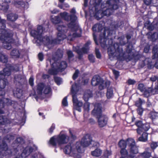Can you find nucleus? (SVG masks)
Wrapping results in <instances>:
<instances>
[{
  "label": "nucleus",
  "mask_w": 158,
  "mask_h": 158,
  "mask_svg": "<svg viewBox=\"0 0 158 158\" xmlns=\"http://www.w3.org/2000/svg\"><path fill=\"white\" fill-rule=\"evenodd\" d=\"M71 15H69L66 12L61 13L60 15L61 17L67 21H70L68 24L69 28L62 25H58L56 27L58 31L56 39L54 40L51 36H45L42 38V34L43 32V27L41 25L37 27V30H32L31 32V35L35 39L42 43L45 46L44 49L47 47L49 49L56 44H59L61 41L67 38L70 41L73 40L76 37L81 36L82 30L79 26L76 23L77 18L75 15L76 10L73 8L71 10Z\"/></svg>",
  "instance_id": "obj_1"
},
{
  "label": "nucleus",
  "mask_w": 158,
  "mask_h": 158,
  "mask_svg": "<svg viewBox=\"0 0 158 158\" xmlns=\"http://www.w3.org/2000/svg\"><path fill=\"white\" fill-rule=\"evenodd\" d=\"M14 138V136L10 135H8L4 138V140L0 144V158L12 156H14V158H25L32 152L33 149L31 147H25L24 141L21 137L17 138L12 144L10 149L8 148L4 141L10 142Z\"/></svg>",
  "instance_id": "obj_2"
},
{
  "label": "nucleus",
  "mask_w": 158,
  "mask_h": 158,
  "mask_svg": "<svg viewBox=\"0 0 158 158\" xmlns=\"http://www.w3.org/2000/svg\"><path fill=\"white\" fill-rule=\"evenodd\" d=\"M93 142L90 135H86L82 138L81 141L77 142L75 143H69L66 145L64 148V152L74 158H81V154L84 151L83 148L88 146Z\"/></svg>",
  "instance_id": "obj_3"
},
{
  "label": "nucleus",
  "mask_w": 158,
  "mask_h": 158,
  "mask_svg": "<svg viewBox=\"0 0 158 158\" xmlns=\"http://www.w3.org/2000/svg\"><path fill=\"white\" fill-rule=\"evenodd\" d=\"M6 22V20L1 19L0 17V40L2 43L4 48L9 50L12 47L11 43H13L17 46H19L20 42L18 39L14 40L12 39L13 34L11 31L5 29Z\"/></svg>",
  "instance_id": "obj_4"
},
{
  "label": "nucleus",
  "mask_w": 158,
  "mask_h": 158,
  "mask_svg": "<svg viewBox=\"0 0 158 158\" xmlns=\"http://www.w3.org/2000/svg\"><path fill=\"white\" fill-rule=\"evenodd\" d=\"M119 0H109L105 3L102 2L101 5L102 10L97 11L96 7L95 13L94 17L97 19L99 20L104 16H108L111 15L114 10L118 8V3Z\"/></svg>",
  "instance_id": "obj_5"
},
{
  "label": "nucleus",
  "mask_w": 158,
  "mask_h": 158,
  "mask_svg": "<svg viewBox=\"0 0 158 158\" xmlns=\"http://www.w3.org/2000/svg\"><path fill=\"white\" fill-rule=\"evenodd\" d=\"M69 132L70 137L64 131H62L60 132L58 135L54 136L50 139L49 141L50 144L54 146H56L57 144L60 145L67 143L69 140L70 138L71 140H75L76 137L73 131L69 129Z\"/></svg>",
  "instance_id": "obj_6"
},
{
  "label": "nucleus",
  "mask_w": 158,
  "mask_h": 158,
  "mask_svg": "<svg viewBox=\"0 0 158 158\" xmlns=\"http://www.w3.org/2000/svg\"><path fill=\"white\" fill-rule=\"evenodd\" d=\"M19 69L18 65H14L12 66L11 64H8L6 67L2 71H0V90L4 89L8 84V82L6 78L10 75L12 71L17 72Z\"/></svg>",
  "instance_id": "obj_7"
},
{
  "label": "nucleus",
  "mask_w": 158,
  "mask_h": 158,
  "mask_svg": "<svg viewBox=\"0 0 158 158\" xmlns=\"http://www.w3.org/2000/svg\"><path fill=\"white\" fill-rule=\"evenodd\" d=\"M49 62L52 69H49L48 73L52 75H56L59 71H62L67 66V64L65 61L61 62L60 63L56 61L55 59H48L47 63Z\"/></svg>",
  "instance_id": "obj_8"
},
{
  "label": "nucleus",
  "mask_w": 158,
  "mask_h": 158,
  "mask_svg": "<svg viewBox=\"0 0 158 158\" xmlns=\"http://www.w3.org/2000/svg\"><path fill=\"white\" fill-rule=\"evenodd\" d=\"M108 52L110 58L115 56L117 58L124 56L121 46L118 43H115L114 45H110L108 48Z\"/></svg>",
  "instance_id": "obj_9"
},
{
  "label": "nucleus",
  "mask_w": 158,
  "mask_h": 158,
  "mask_svg": "<svg viewBox=\"0 0 158 158\" xmlns=\"http://www.w3.org/2000/svg\"><path fill=\"white\" fill-rule=\"evenodd\" d=\"M79 89L78 85L75 83L74 85H72L71 92L72 94L74 109L81 112V107L82 106L83 103L82 101L78 100L76 95Z\"/></svg>",
  "instance_id": "obj_10"
},
{
  "label": "nucleus",
  "mask_w": 158,
  "mask_h": 158,
  "mask_svg": "<svg viewBox=\"0 0 158 158\" xmlns=\"http://www.w3.org/2000/svg\"><path fill=\"white\" fill-rule=\"evenodd\" d=\"M91 44V42L88 41L81 49H80L79 46L73 47V50L75 51L79 55L78 58L80 59H81L82 55L87 53L89 49V46Z\"/></svg>",
  "instance_id": "obj_11"
},
{
  "label": "nucleus",
  "mask_w": 158,
  "mask_h": 158,
  "mask_svg": "<svg viewBox=\"0 0 158 158\" xmlns=\"http://www.w3.org/2000/svg\"><path fill=\"white\" fill-rule=\"evenodd\" d=\"M127 143L128 147L127 149L129 154L135 155L138 152V149L135 144V142L134 139H127Z\"/></svg>",
  "instance_id": "obj_12"
},
{
  "label": "nucleus",
  "mask_w": 158,
  "mask_h": 158,
  "mask_svg": "<svg viewBox=\"0 0 158 158\" xmlns=\"http://www.w3.org/2000/svg\"><path fill=\"white\" fill-rule=\"evenodd\" d=\"M91 84L93 86H96L99 85V88L102 90L105 87L103 80L98 75L94 76L92 79Z\"/></svg>",
  "instance_id": "obj_13"
},
{
  "label": "nucleus",
  "mask_w": 158,
  "mask_h": 158,
  "mask_svg": "<svg viewBox=\"0 0 158 158\" xmlns=\"http://www.w3.org/2000/svg\"><path fill=\"white\" fill-rule=\"evenodd\" d=\"M51 91V89L49 85H45L42 83H40L37 85V92L39 94H41L42 93L45 94H48Z\"/></svg>",
  "instance_id": "obj_14"
},
{
  "label": "nucleus",
  "mask_w": 158,
  "mask_h": 158,
  "mask_svg": "<svg viewBox=\"0 0 158 158\" xmlns=\"http://www.w3.org/2000/svg\"><path fill=\"white\" fill-rule=\"evenodd\" d=\"M12 4L16 7L20 9L22 12L28 7V4L27 2H24L21 1H13Z\"/></svg>",
  "instance_id": "obj_15"
},
{
  "label": "nucleus",
  "mask_w": 158,
  "mask_h": 158,
  "mask_svg": "<svg viewBox=\"0 0 158 158\" xmlns=\"http://www.w3.org/2000/svg\"><path fill=\"white\" fill-rule=\"evenodd\" d=\"M109 31L106 29H104V32L103 34L100 35V41L101 46L104 48L106 46H107L106 44V41L108 40L107 39L108 36L110 35V33H108Z\"/></svg>",
  "instance_id": "obj_16"
},
{
  "label": "nucleus",
  "mask_w": 158,
  "mask_h": 158,
  "mask_svg": "<svg viewBox=\"0 0 158 158\" xmlns=\"http://www.w3.org/2000/svg\"><path fill=\"white\" fill-rule=\"evenodd\" d=\"M102 109L101 105L99 103H96L94 105V108L92 111V114L97 118L102 115Z\"/></svg>",
  "instance_id": "obj_17"
},
{
  "label": "nucleus",
  "mask_w": 158,
  "mask_h": 158,
  "mask_svg": "<svg viewBox=\"0 0 158 158\" xmlns=\"http://www.w3.org/2000/svg\"><path fill=\"white\" fill-rule=\"evenodd\" d=\"M17 103L14 101L11 100L8 98H0V108H3L5 104L7 106L12 105L14 106L15 104H16Z\"/></svg>",
  "instance_id": "obj_18"
},
{
  "label": "nucleus",
  "mask_w": 158,
  "mask_h": 158,
  "mask_svg": "<svg viewBox=\"0 0 158 158\" xmlns=\"http://www.w3.org/2000/svg\"><path fill=\"white\" fill-rule=\"evenodd\" d=\"M97 118H98V123L100 127H103L106 125L108 119L107 116L103 115Z\"/></svg>",
  "instance_id": "obj_19"
},
{
  "label": "nucleus",
  "mask_w": 158,
  "mask_h": 158,
  "mask_svg": "<svg viewBox=\"0 0 158 158\" xmlns=\"http://www.w3.org/2000/svg\"><path fill=\"white\" fill-rule=\"evenodd\" d=\"M0 2L2 3V4H0V10L3 11L5 12H6L9 8V5L7 3L11 2V0H0Z\"/></svg>",
  "instance_id": "obj_20"
},
{
  "label": "nucleus",
  "mask_w": 158,
  "mask_h": 158,
  "mask_svg": "<svg viewBox=\"0 0 158 158\" xmlns=\"http://www.w3.org/2000/svg\"><path fill=\"white\" fill-rule=\"evenodd\" d=\"M152 53V59H156L157 61L155 64V66L156 68L158 69V47L157 46H155L153 47Z\"/></svg>",
  "instance_id": "obj_21"
},
{
  "label": "nucleus",
  "mask_w": 158,
  "mask_h": 158,
  "mask_svg": "<svg viewBox=\"0 0 158 158\" xmlns=\"http://www.w3.org/2000/svg\"><path fill=\"white\" fill-rule=\"evenodd\" d=\"M21 51L17 48L13 49L11 51L10 55L13 58H18L20 57Z\"/></svg>",
  "instance_id": "obj_22"
},
{
  "label": "nucleus",
  "mask_w": 158,
  "mask_h": 158,
  "mask_svg": "<svg viewBox=\"0 0 158 158\" xmlns=\"http://www.w3.org/2000/svg\"><path fill=\"white\" fill-rule=\"evenodd\" d=\"M144 26L148 29L150 31H152L155 28H158L157 23L155 24L154 22V23H150L149 21L145 23Z\"/></svg>",
  "instance_id": "obj_23"
},
{
  "label": "nucleus",
  "mask_w": 158,
  "mask_h": 158,
  "mask_svg": "<svg viewBox=\"0 0 158 158\" xmlns=\"http://www.w3.org/2000/svg\"><path fill=\"white\" fill-rule=\"evenodd\" d=\"M13 94L15 97L20 98L23 95L22 90L19 88H17L13 91Z\"/></svg>",
  "instance_id": "obj_24"
},
{
  "label": "nucleus",
  "mask_w": 158,
  "mask_h": 158,
  "mask_svg": "<svg viewBox=\"0 0 158 158\" xmlns=\"http://www.w3.org/2000/svg\"><path fill=\"white\" fill-rule=\"evenodd\" d=\"M7 20H8L14 22L17 19L18 16L16 14L11 13L7 15Z\"/></svg>",
  "instance_id": "obj_25"
},
{
  "label": "nucleus",
  "mask_w": 158,
  "mask_h": 158,
  "mask_svg": "<svg viewBox=\"0 0 158 158\" xmlns=\"http://www.w3.org/2000/svg\"><path fill=\"white\" fill-rule=\"evenodd\" d=\"M11 122V121L8 119L6 117L2 116H0V124L5 125L10 123Z\"/></svg>",
  "instance_id": "obj_26"
},
{
  "label": "nucleus",
  "mask_w": 158,
  "mask_h": 158,
  "mask_svg": "<svg viewBox=\"0 0 158 158\" xmlns=\"http://www.w3.org/2000/svg\"><path fill=\"white\" fill-rule=\"evenodd\" d=\"M102 24L100 23H97L95 24L92 27V30L94 31H100L103 28V26Z\"/></svg>",
  "instance_id": "obj_27"
},
{
  "label": "nucleus",
  "mask_w": 158,
  "mask_h": 158,
  "mask_svg": "<svg viewBox=\"0 0 158 158\" xmlns=\"http://www.w3.org/2000/svg\"><path fill=\"white\" fill-rule=\"evenodd\" d=\"M114 95L113 91L111 87L108 88L107 89L106 96L108 99L112 98Z\"/></svg>",
  "instance_id": "obj_28"
},
{
  "label": "nucleus",
  "mask_w": 158,
  "mask_h": 158,
  "mask_svg": "<svg viewBox=\"0 0 158 158\" xmlns=\"http://www.w3.org/2000/svg\"><path fill=\"white\" fill-rule=\"evenodd\" d=\"M51 20L53 24H55L60 23L61 21V19L58 16L52 17Z\"/></svg>",
  "instance_id": "obj_29"
},
{
  "label": "nucleus",
  "mask_w": 158,
  "mask_h": 158,
  "mask_svg": "<svg viewBox=\"0 0 158 158\" xmlns=\"http://www.w3.org/2000/svg\"><path fill=\"white\" fill-rule=\"evenodd\" d=\"M148 38L151 39L152 41H154L156 40L158 37V34L157 33H154L152 34L151 33H149L148 34Z\"/></svg>",
  "instance_id": "obj_30"
},
{
  "label": "nucleus",
  "mask_w": 158,
  "mask_h": 158,
  "mask_svg": "<svg viewBox=\"0 0 158 158\" xmlns=\"http://www.w3.org/2000/svg\"><path fill=\"white\" fill-rule=\"evenodd\" d=\"M127 139L126 141L121 140L119 142L118 145L120 148H121V149L125 148L126 146L127 148L128 147V143H127Z\"/></svg>",
  "instance_id": "obj_31"
},
{
  "label": "nucleus",
  "mask_w": 158,
  "mask_h": 158,
  "mask_svg": "<svg viewBox=\"0 0 158 158\" xmlns=\"http://www.w3.org/2000/svg\"><path fill=\"white\" fill-rule=\"evenodd\" d=\"M102 151L100 149L97 148L94 151L91 152V155L94 156L98 157L100 156L102 153Z\"/></svg>",
  "instance_id": "obj_32"
},
{
  "label": "nucleus",
  "mask_w": 158,
  "mask_h": 158,
  "mask_svg": "<svg viewBox=\"0 0 158 158\" xmlns=\"http://www.w3.org/2000/svg\"><path fill=\"white\" fill-rule=\"evenodd\" d=\"M7 61V56L2 53L0 52V61L3 63H6Z\"/></svg>",
  "instance_id": "obj_33"
},
{
  "label": "nucleus",
  "mask_w": 158,
  "mask_h": 158,
  "mask_svg": "<svg viewBox=\"0 0 158 158\" xmlns=\"http://www.w3.org/2000/svg\"><path fill=\"white\" fill-rule=\"evenodd\" d=\"M14 79L15 81L19 83H21L23 81L25 80V78L24 76L19 75L15 76Z\"/></svg>",
  "instance_id": "obj_34"
},
{
  "label": "nucleus",
  "mask_w": 158,
  "mask_h": 158,
  "mask_svg": "<svg viewBox=\"0 0 158 158\" xmlns=\"http://www.w3.org/2000/svg\"><path fill=\"white\" fill-rule=\"evenodd\" d=\"M89 107L90 103L89 102H86L84 103L83 106L84 110L85 112L84 114V116L85 115V113H88L89 112L90 110Z\"/></svg>",
  "instance_id": "obj_35"
},
{
  "label": "nucleus",
  "mask_w": 158,
  "mask_h": 158,
  "mask_svg": "<svg viewBox=\"0 0 158 158\" xmlns=\"http://www.w3.org/2000/svg\"><path fill=\"white\" fill-rule=\"evenodd\" d=\"M148 139V134L146 132L143 133L142 136L139 138V140L140 141L145 142Z\"/></svg>",
  "instance_id": "obj_36"
},
{
  "label": "nucleus",
  "mask_w": 158,
  "mask_h": 158,
  "mask_svg": "<svg viewBox=\"0 0 158 158\" xmlns=\"http://www.w3.org/2000/svg\"><path fill=\"white\" fill-rule=\"evenodd\" d=\"M152 88H148L146 89L143 92L144 93V95L146 97H148L150 94H151Z\"/></svg>",
  "instance_id": "obj_37"
},
{
  "label": "nucleus",
  "mask_w": 158,
  "mask_h": 158,
  "mask_svg": "<svg viewBox=\"0 0 158 158\" xmlns=\"http://www.w3.org/2000/svg\"><path fill=\"white\" fill-rule=\"evenodd\" d=\"M144 63L145 64H148V67H149L150 66V68H151L153 67V66L151 64L152 63V61L151 59L149 58H146L144 60Z\"/></svg>",
  "instance_id": "obj_38"
},
{
  "label": "nucleus",
  "mask_w": 158,
  "mask_h": 158,
  "mask_svg": "<svg viewBox=\"0 0 158 158\" xmlns=\"http://www.w3.org/2000/svg\"><path fill=\"white\" fill-rule=\"evenodd\" d=\"M92 96L91 93L89 91L88 93H85L84 95L83 98L85 101H88L89 98Z\"/></svg>",
  "instance_id": "obj_39"
},
{
  "label": "nucleus",
  "mask_w": 158,
  "mask_h": 158,
  "mask_svg": "<svg viewBox=\"0 0 158 158\" xmlns=\"http://www.w3.org/2000/svg\"><path fill=\"white\" fill-rule=\"evenodd\" d=\"M145 102L144 100H143L141 98H139V100L136 102L135 105L136 106L139 108L141 107L142 105Z\"/></svg>",
  "instance_id": "obj_40"
},
{
  "label": "nucleus",
  "mask_w": 158,
  "mask_h": 158,
  "mask_svg": "<svg viewBox=\"0 0 158 158\" xmlns=\"http://www.w3.org/2000/svg\"><path fill=\"white\" fill-rule=\"evenodd\" d=\"M102 0H93L90 2V4L93 5L94 6H98L100 5Z\"/></svg>",
  "instance_id": "obj_41"
},
{
  "label": "nucleus",
  "mask_w": 158,
  "mask_h": 158,
  "mask_svg": "<svg viewBox=\"0 0 158 158\" xmlns=\"http://www.w3.org/2000/svg\"><path fill=\"white\" fill-rule=\"evenodd\" d=\"M141 155L144 158H149L151 156V154L150 152H144L141 154Z\"/></svg>",
  "instance_id": "obj_42"
},
{
  "label": "nucleus",
  "mask_w": 158,
  "mask_h": 158,
  "mask_svg": "<svg viewBox=\"0 0 158 158\" xmlns=\"http://www.w3.org/2000/svg\"><path fill=\"white\" fill-rule=\"evenodd\" d=\"M149 116L151 119H154L158 117V114L154 112H151L150 113Z\"/></svg>",
  "instance_id": "obj_43"
},
{
  "label": "nucleus",
  "mask_w": 158,
  "mask_h": 158,
  "mask_svg": "<svg viewBox=\"0 0 158 158\" xmlns=\"http://www.w3.org/2000/svg\"><path fill=\"white\" fill-rule=\"evenodd\" d=\"M158 94V84H156L154 89H152L151 94Z\"/></svg>",
  "instance_id": "obj_44"
},
{
  "label": "nucleus",
  "mask_w": 158,
  "mask_h": 158,
  "mask_svg": "<svg viewBox=\"0 0 158 158\" xmlns=\"http://www.w3.org/2000/svg\"><path fill=\"white\" fill-rule=\"evenodd\" d=\"M138 89L141 92H143L146 89L144 85L142 83H140L138 85Z\"/></svg>",
  "instance_id": "obj_45"
},
{
  "label": "nucleus",
  "mask_w": 158,
  "mask_h": 158,
  "mask_svg": "<svg viewBox=\"0 0 158 158\" xmlns=\"http://www.w3.org/2000/svg\"><path fill=\"white\" fill-rule=\"evenodd\" d=\"M120 153L122 156L127 157L129 152H128L127 150L124 148H122L120 150Z\"/></svg>",
  "instance_id": "obj_46"
},
{
  "label": "nucleus",
  "mask_w": 158,
  "mask_h": 158,
  "mask_svg": "<svg viewBox=\"0 0 158 158\" xmlns=\"http://www.w3.org/2000/svg\"><path fill=\"white\" fill-rule=\"evenodd\" d=\"M31 158H44L43 156L40 153H36L32 155Z\"/></svg>",
  "instance_id": "obj_47"
},
{
  "label": "nucleus",
  "mask_w": 158,
  "mask_h": 158,
  "mask_svg": "<svg viewBox=\"0 0 158 158\" xmlns=\"http://www.w3.org/2000/svg\"><path fill=\"white\" fill-rule=\"evenodd\" d=\"M58 6L60 9H63L64 10H66V8H69V6L68 4L65 3L63 5L59 4Z\"/></svg>",
  "instance_id": "obj_48"
},
{
  "label": "nucleus",
  "mask_w": 158,
  "mask_h": 158,
  "mask_svg": "<svg viewBox=\"0 0 158 158\" xmlns=\"http://www.w3.org/2000/svg\"><path fill=\"white\" fill-rule=\"evenodd\" d=\"M56 54V57L60 58L62 57L63 51L60 49H58L57 50Z\"/></svg>",
  "instance_id": "obj_49"
},
{
  "label": "nucleus",
  "mask_w": 158,
  "mask_h": 158,
  "mask_svg": "<svg viewBox=\"0 0 158 158\" xmlns=\"http://www.w3.org/2000/svg\"><path fill=\"white\" fill-rule=\"evenodd\" d=\"M54 80L55 82L58 85H60L62 82V79L58 77H55Z\"/></svg>",
  "instance_id": "obj_50"
},
{
  "label": "nucleus",
  "mask_w": 158,
  "mask_h": 158,
  "mask_svg": "<svg viewBox=\"0 0 158 158\" xmlns=\"http://www.w3.org/2000/svg\"><path fill=\"white\" fill-rule=\"evenodd\" d=\"M142 128L143 130L145 131H148L150 128L149 124L148 123L143 124Z\"/></svg>",
  "instance_id": "obj_51"
},
{
  "label": "nucleus",
  "mask_w": 158,
  "mask_h": 158,
  "mask_svg": "<svg viewBox=\"0 0 158 158\" xmlns=\"http://www.w3.org/2000/svg\"><path fill=\"white\" fill-rule=\"evenodd\" d=\"M67 54L68 56V59L70 61L72 57L74 56L72 51L70 50H68L67 51Z\"/></svg>",
  "instance_id": "obj_52"
},
{
  "label": "nucleus",
  "mask_w": 158,
  "mask_h": 158,
  "mask_svg": "<svg viewBox=\"0 0 158 158\" xmlns=\"http://www.w3.org/2000/svg\"><path fill=\"white\" fill-rule=\"evenodd\" d=\"M104 155L105 156L108 157L110 156L112 154V152L111 150H106L104 152Z\"/></svg>",
  "instance_id": "obj_53"
},
{
  "label": "nucleus",
  "mask_w": 158,
  "mask_h": 158,
  "mask_svg": "<svg viewBox=\"0 0 158 158\" xmlns=\"http://www.w3.org/2000/svg\"><path fill=\"white\" fill-rule=\"evenodd\" d=\"M135 125L138 127V128H142L143 124L141 121H137L135 123Z\"/></svg>",
  "instance_id": "obj_54"
},
{
  "label": "nucleus",
  "mask_w": 158,
  "mask_h": 158,
  "mask_svg": "<svg viewBox=\"0 0 158 158\" xmlns=\"http://www.w3.org/2000/svg\"><path fill=\"white\" fill-rule=\"evenodd\" d=\"M137 110L138 114L140 116H142L143 111V108L141 107H139L137 109Z\"/></svg>",
  "instance_id": "obj_55"
},
{
  "label": "nucleus",
  "mask_w": 158,
  "mask_h": 158,
  "mask_svg": "<svg viewBox=\"0 0 158 158\" xmlns=\"http://www.w3.org/2000/svg\"><path fill=\"white\" fill-rule=\"evenodd\" d=\"M157 144V143L156 142H152L150 145L151 148L152 149H155L158 146V144Z\"/></svg>",
  "instance_id": "obj_56"
},
{
  "label": "nucleus",
  "mask_w": 158,
  "mask_h": 158,
  "mask_svg": "<svg viewBox=\"0 0 158 158\" xmlns=\"http://www.w3.org/2000/svg\"><path fill=\"white\" fill-rule=\"evenodd\" d=\"M55 128V125L54 124H52L51 127L49 129L48 132L49 133L52 134Z\"/></svg>",
  "instance_id": "obj_57"
},
{
  "label": "nucleus",
  "mask_w": 158,
  "mask_h": 158,
  "mask_svg": "<svg viewBox=\"0 0 158 158\" xmlns=\"http://www.w3.org/2000/svg\"><path fill=\"white\" fill-rule=\"evenodd\" d=\"M62 104L64 106H68V103L67 101V97H66L64 98L62 100Z\"/></svg>",
  "instance_id": "obj_58"
},
{
  "label": "nucleus",
  "mask_w": 158,
  "mask_h": 158,
  "mask_svg": "<svg viewBox=\"0 0 158 158\" xmlns=\"http://www.w3.org/2000/svg\"><path fill=\"white\" fill-rule=\"evenodd\" d=\"M144 2L147 5H149L153 3V0H144Z\"/></svg>",
  "instance_id": "obj_59"
},
{
  "label": "nucleus",
  "mask_w": 158,
  "mask_h": 158,
  "mask_svg": "<svg viewBox=\"0 0 158 158\" xmlns=\"http://www.w3.org/2000/svg\"><path fill=\"white\" fill-rule=\"evenodd\" d=\"M79 73L78 70H76L75 72V73L73 74V78L74 80H75L78 77V75Z\"/></svg>",
  "instance_id": "obj_60"
},
{
  "label": "nucleus",
  "mask_w": 158,
  "mask_h": 158,
  "mask_svg": "<svg viewBox=\"0 0 158 158\" xmlns=\"http://www.w3.org/2000/svg\"><path fill=\"white\" fill-rule=\"evenodd\" d=\"M135 81L133 79H129L127 81L128 84L130 85H133L135 83Z\"/></svg>",
  "instance_id": "obj_61"
},
{
  "label": "nucleus",
  "mask_w": 158,
  "mask_h": 158,
  "mask_svg": "<svg viewBox=\"0 0 158 158\" xmlns=\"http://www.w3.org/2000/svg\"><path fill=\"white\" fill-rule=\"evenodd\" d=\"M89 60L92 62H94V56L92 55H89L88 56Z\"/></svg>",
  "instance_id": "obj_62"
},
{
  "label": "nucleus",
  "mask_w": 158,
  "mask_h": 158,
  "mask_svg": "<svg viewBox=\"0 0 158 158\" xmlns=\"http://www.w3.org/2000/svg\"><path fill=\"white\" fill-rule=\"evenodd\" d=\"M95 52L97 58H100L101 54L100 52H99L98 49L96 48Z\"/></svg>",
  "instance_id": "obj_63"
},
{
  "label": "nucleus",
  "mask_w": 158,
  "mask_h": 158,
  "mask_svg": "<svg viewBox=\"0 0 158 158\" xmlns=\"http://www.w3.org/2000/svg\"><path fill=\"white\" fill-rule=\"evenodd\" d=\"M33 81V78L32 77H31L29 79V82L30 85L31 86H33L34 85Z\"/></svg>",
  "instance_id": "obj_64"
}]
</instances>
